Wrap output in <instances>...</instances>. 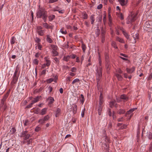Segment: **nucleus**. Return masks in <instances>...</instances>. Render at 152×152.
I'll return each instance as SVG.
<instances>
[{"label": "nucleus", "mask_w": 152, "mask_h": 152, "mask_svg": "<svg viewBox=\"0 0 152 152\" xmlns=\"http://www.w3.org/2000/svg\"><path fill=\"white\" fill-rule=\"evenodd\" d=\"M36 17L37 18H42L45 22L46 21L48 17L47 12L44 8L41 7L40 5L39 6V8L36 13Z\"/></svg>", "instance_id": "1"}, {"label": "nucleus", "mask_w": 152, "mask_h": 152, "mask_svg": "<svg viewBox=\"0 0 152 152\" xmlns=\"http://www.w3.org/2000/svg\"><path fill=\"white\" fill-rule=\"evenodd\" d=\"M50 118V117L48 115L45 116L43 118L39 119L38 121V122L40 123L41 124H43L45 123L46 121H48Z\"/></svg>", "instance_id": "2"}, {"label": "nucleus", "mask_w": 152, "mask_h": 152, "mask_svg": "<svg viewBox=\"0 0 152 152\" xmlns=\"http://www.w3.org/2000/svg\"><path fill=\"white\" fill-rule=\"evenodd\" d=\"M102 68L101 67H99L96 70V77L98 78H101L102 77Z\"/></svg>", "instance_id": "3"}, {"label": "nucleus", "mask_w": 152, "mask_h": 152, "mask_svg": "<svg viewBox=\"0 0 152 152\" xmlns=\"http://www.w3.org/2000/svg\"><path fill=\"white\" fill-rule=\"evenodd\" d=\"M109 147V143H106L104 141L102 142V149L107 151H108Z\"/></svg>", "instance_id": "4"}, {"label": "nucleus", "mask_w": 152, "mask_h": 152, "mask_svg": "<svg viewBox=\"0 0 152 152\" xmlns=\"http://www.w3.org/2000/svg\"><path fill=\"white\" fill-rule=\"evenodd\" d=\"M120 99L122 101L125 102L127 101L129 99V97L125 94H122L120 96Z\"/></svg>", "instance_id": "5"}, {"label": "nucleus", "mask_w": 152, "mask_h": 152, "mask_svg": "<svg viewBox=\"0 0 152 152\" xmlns=\"http://www.w3.org/2000/svg\"><path fill=\"white\" fill-rule=\"evenodd\" d=\"M104 135L103 137V140L102 141V142L104 141L106 143H110V140L109 138L105 134H104Z\"/></svg>", "instance_id": "6"}, {"label": "nucleus", "mask_w": 152, "mask_h": 152, "mask_svg": "<svg viewBox=\"0 0 152 152\" xmlns=\"http://www.w3.org/2000/svg\"><path fill=\"white\" fill-rule=\"evenodd\" d=\"M5 101L1 100L0 104V107L3 108L4 110H5L7 108V106L6 104H5Z\"/></svg>", "instance_id": "7"}, {"label": "nucleus", "mask_w": 152, "mask_h": 152, "mask_svg": "<svg viewBox=\"0 0 152 152\" xmlns=\"http://www.w3.org/2000/svg\"><path fill=\"white\" fill-rule=\"evenodd\" d=\"M137 15V14H136L133 16H132L130 18L129 20H130V22H131L132 24L136 20V17Z\"/></svg>", "instance_id": "8"}, {"label": "nucleus", "mask_w": 152, "mask_h": 152, "mask_svg": "<svg viewBox=\"0 0 152 152\" xmlns=\"http://www.w3.org/2000/svg\"><path fill=\"white\" fill-rule=\"evenodd\" d=\"M135 68L134 67H132L131 68L129 69V68H126V70L127 72L129 74L132 73L135 70Z\"/></svg>", "instance_id": "9"}, {"label": "nucleus", "mask_w": 152, "mask_h": 152, "mask_svg": "<svg viewBox=\"0 0 152 152\" xmlns=\"http://www.w3.org/2000/svg\"><path fill=\"white\" fill-rule=\"evenodd\" d=\"M43 26L47 29H52L53 28V26H50L47 23H45L43 24Z\"/></svg>", "instance_id": "10"}, {"label": "nucleus", "mask_w": 152, "mask_h": 152, "mask_svg": "<svg viewBox=\"0 0 152 152\" xmlns=\"http://www.w3.org/2000/svg\"><path fill=\"white\" fill-rule=\"evenodd\" d=\"M88 15L85 12H83L81 15V18L84 19H86L88 18Z\"/></svg>", "instance_id": "11"}, {"label": "nucleus", "mask_w": 152, "mask_h": 152, "mask_svg": "<svg viewBox=\"0 0 152 152\" xmlns=\"http://www.w3.org/2000/svg\"><path fill=\"white\" fill-rule=\"evenodd\" d=\"M116 101L115 100H113L110 102V106L111 108H112L113 107L115 106L116 107V105H117Z\"/></svg>", "instance_id": "12"}, {"label": "nucleus", "mask_w": 152, "mask_h": 152, "mask_svg": "<svg viewBox=\"0 0 152 152\" xmlns=\"http://www.w3.org/2000/svg\"><path fill=\"white\" fill-rule=\"evenodd\" d=\"M77 106L76 104H73V106L72 107V112L74 114H75L77 110Z\"/></svg>", "instance_id": "13"}, {"label": "nucleus", "mask_w": 152, "mask_h": 152, "mask_svg": "<svg viewBox=\"0 0 152 152\" xmlns=\"http://www.w3.org/2000/svg\"><path fill=\"white\" fill-rule=\"evenodd\" d=\"M46 37V40L47 42L50 43H52L53 41L50 37V36L49 35H47Z\"/></svg>", "instance_id": "14"}, {"label": "nucleus", "mask_w": 152, "mask_h": 152, "mask_svg": "<svg viewBox=\"0 0 152 152\" xmlns=\"http://www.w3.org/2000/svg\"><path fill=\"white\" fill-rule=\"evenodd\" d=\"M47 110V108H43L41 110V112L40 113V114L41 115H43L46 114Z\"/></svg>", "instance_id": "15"}, {"label": "nucleus", "mask_w": 152, "mask_h": 152, "mask_svg": "<svg viewBox=\"0 0 152 152\" xmlns=\"http://www.w3.org/2000/svg\"><path fill=\"white\" fill-rule=\"evenodd\" d=\"M105 60L106 62L107 63H108L110 61L109 57V55L108 53H105Z\"/></svg>", "instance_id": "16"}, {"label": "nucleus", "mask_w": 152, "mask_h": 152, "mask_svg": "<svg viewBox=\"0 0 152 152\" xmlns=\"http://www.w3.org/2000/svg\"><path fill=\"white\" fill-rule=\"evenodd\" d=\"M103 102V97L102 96V94L101 93L99 96V104L100 105H102Z\"/></svg>", "instance_id": "17"}, {"label": "nucleus", "mask_w": 152, "mask_h": 152, "mask_svg": "<svg viewBox=\"0 0 152 152\" xmlns=\"http://www.w3.org/2000/svg\"><path fill=\"white\" fill-rule=\"evenodd\" d=\"M44 59L46 62V63H45V64H46L47 66H49L50 65V61L49 60L47 59L46 57H45Z\"/></svg>", "instance_id": "18"}, {"label": "nucleus", "mask_w": 152, "mask_h": 152, "mask_svg": "<svg viewBox=\"0 0 152 152\" xmlns=\"http://www.w3.org/2000/svg\"><path fill=\"white\" fill-rule=\"evenodd\" d=\"M61 109L58 108L56 110V112L55 116L56 117H58L59 115L61 114Z\"/></svg>", "instance_id": "19"}, {"label": "nucleus", "mask_w": 152, "mask_h": 152, "mask_svg": "<svg viewBox=\"0 0 152 152\" xmlns=\"http://www.w3.org/2000/svg\"><path fill=\"white\" fill-rule=\"evenodd\" d=\"M18 77L17 76H13V79L12 80V83H13L15 84L17 81Z\"/></svg>", "instance_id": "20"}, {"label": "nucleus", "mask_w": 152, "mask_h": 152, "mask_svg": "<svg viewBox=\"0 0 152 152\" xmlns=\"http://www.w3.org/2000/svg\"><path fill=\"white\" fill-rule=\"evenodd\" d=\"M119 3L122 6H124L126 5L128 2V1H119Z\"/></svg>", "instance_id": "21"}, {"label": "nucleus", "mask_w": 152, "mask_h": 152, "mask_svg": "<svg viewBox=\"0 0 152 152\" xmlns=\"http://www.w3.org/2000/svg\"><path fill=\"white\" fill-rule=\"evenodd\" d=\"M137 109V108H133V109H130L129 110V111H127V112H126V115L130 114L132 112H133L134 111L136 110Z\"/></svg>", "instance_id": "22"}, {"label": "nucleus", "mask_w": 152, "mask_h": 152, "mask_svg": "<svg viewBox=\"0 0 152 152\" xmlns=\"http://www.w3.org/2000/svg\"><path fill=\"white\" fill-rule=\"evenodd\" d=\"M122 32L124 36L127 39H129V35H128V33L126 32L124 30H122Z\"/></svg>", "instance_id": "23"}, {"label": "nucleus", "mask_w": 152, "mask_h": 152, "mask_svg": "<svg viewBox=\"0 0 152 152\" xmlns=\"http://www.w3.org/2000/svg\"><path fill=\"white\" fill-rule=\"evenodd\" d=\"M151 22L150 21H147L146 22L145 26L147 28H150L151 27Z\"/></svg>", "instance_id": "24"}, {"label": "nucleus", "mask_w": 152, "mask_h": 152, "mask_svg": "<svg viewBox=\"0 0 152 152\" xmlns=\"http://www.w3.org/2000/svg\"><path fill=\"white\" fill-rule=\"evenodd\" d=\"M116 40L120 42L124 43V39H123L121 38L118 37H116Z\"/></svg>", "instance_id": "25"}, {"label": "nucleus", "mask_w": 152, "mask_h": 152, "mask_svg": "<svg viewBox=\"0 0 152 152\" xmlns=\"http://www.w3.org/2000/svg\"><path fill=\"white\" fill-rule=\"evenodd\" d=\"M40 97L39 96H37L35 98L34 100H33L32 101V103L33 104L34 103L37 102L39 100V99L40 98Z\"/></svg>", "instance_id": "26"}, {"label": "nucleus", "mask_w": 152, "mask_h": 152, "mask_svg": "<svg viewBox=\"0 0 152 152\" xmlns=\"http://www.w3.org/2000/svg\"><path fill=\"white\" fill-rule=\"evenodd\" d=\"M48 99L49 101L48 103L49 104H52L54 101V99L53 98L51 97L48 98Z\"/></svg>", "instance_id": "27"}, {"label": "nucleus", "mask_w": 152, "mask_h": 152, "mask_svg": "<svg viewBox=\"0 0 152 152\" xmlns=\"http://www.w3.org/2000/svg\"><path fill=\"white\" fill-rule=\"evenodd\" d=\"M94 15H92L90 17V19L91 20V23L92 24H93L94 23V22L95 20L94 19Z\"/></svg>", "instance_id": "28"}, {"label": "nucleus", "mask_w": 152, "mask_h": 152, "mask_svg": "<svg viewBox=\"0 0 152 152\" xmlns=\"http://www.w3.org/2000/svg\"><path fill=\"white\" fill-rule=\"evenodd\" d=\"M55 16L54 15H50L48 17L49 20L51 21L55 18Z\"/></svg>", "instance_id": "29"}, {"label": "nucleus", "mask_w": 152, "mask_h": 152, "mask_svg": "<svg viewBox=\"0 0 152 152\" xmlns=\"http://www.w3.org/2000/svg\"><path fill=\"white\" fill-rule=\"evenodd\" d=\"M9 94V92H7L4 96L2 99H1V100L5 101V100L6 99H7V98L8 97V95Z\"/></svg>", "instance_id": "30"}, {"label": "nucleus", "mask_w": 152, "mask_h": 152, "mask_svg": "<svg viewBox=\"0 0 152 152\" xmlns=\"http://www.w3.org/2000/svg\"><path fill=\"white\" fill-rule=\"evenodd\" d=\"M70 58V56H64L63 58V60L66 61H67L68 60H69V59Z\"/></svg>", "instance_id": "31"}, {"label": "nucleus", "mask_w": 152, "mask_h": 152, "mask_svg": "<svg viewBox=\"0 0 152 152\" xmlns=\"http://www.w3.org/2000/svg\"><path fill=\"white\" fill-rule=\"evenodd\" d=\"M28 132L27 130L23 131L22 133L21 137H25V136H26L28 134Z\"/></svg>", "instance_id": "32"}, {"label": "nucleus", "mask_w": 152, "mask_h": 152, "mask_svg": "<svg viewBox=\"0 0 152 152\" xmlns=\"http://www.w3.org/2000/svg\"><path fill=\"white\" fill-rule=\"evenodd\" d=\"M60 31L63 34H67L66 30L64 28H61Z\"/></svg>", "instance_id": "33"}, {"label": "nucleus", "mask_w": 152, "mask_h": 152, "mask_svg": "<svg viewBox=\"0 0 152 152\" xmlns=\"http://www.w3.org/2000/svg\"><path fill=\"white\" fill-rule=\"evenodd\" d=\"M125 112V110L124 109H120L117 112V113L119 114H124Z\"/></svg>", "instance_id": "34"}, {"label": "nucleus", "mask_w": 152, "mask_h": 152, "mask_svg": "<svg viewBox=\"0 0 152 152\" xmlns=\"http://www.w3.org/2000/svg\"><path fill=\"white\" fill-rule=\"evenodd\" d=\"M51 47L53 49V50H56L58 48L57 46L53 45H51Z\"/></svg>", "instance_id": "35"}, {"label": "nucleus", "mask_w": 152, "mask_h": 152, "mask_svg": "<svg viewBox=\"0 0 152 152\" xmlns=\"http://www.w3.org/2000/svg\"><path fill=\"white\" fill-rule=\"evenodd\" d=\"M112 46L115 49L118 48V47L116 45V43L114 41L113 42L111 43Z\"/></svg>", "instance_id": "36"}, {"label": "nucleus", "mask_w": 152, "mask_h": 152, "mask_svg": "<svg viewBox=\"0 0 152 152\" xmlns=\"http://www.w3.org/2000/svg\"><path fill=\"white\" fill-rule=\"evenodd\" d=\"M16 39L14 37H12L11 40V44L12 45L14 44L15 42Z\"/></svg>", "instance_id": "37"}, {"label": "nucleus", "mask_w": 152, "mask_h": 152, "mask_svg": "<svg viewBox=\"0 0 152 152\" xmlns=\"http://www.w3.org/2000/svg\"><path fill=\"white\" fill-rule=\"evenodd\" d=\"M98 54L99 55V58L98 60H99V67H102L101 66L102 61H101V58L100 57V56L99 55V52H98Z\"/></svg>", "instance_id": "38"}, {"label": "nucleus", "mask_w": 152, "mask_h": 152, "mask_svg": "<svg viewBox=\"0 0 152 152\" xmlns=\"http://www.w3.org/2000/svg\"><path fill=\"white\" fill-rule=\"evenodd\" d=\"M32 135L29 134H27L25 137H24V140H26L29 138V137H31Z\"/></svg>", "instance_id": "39"}, {"label": "nucleus", "mask_w": 152, "mask_h": 152, "mask_svg": "<svg viewBox=\"0 0 152 152\" xmlns=\"http://www.w3.org/2000/svg\"><path fill=\"white\" fill-rule=\"evenodd\" d=\"M115 76L117 78L118 80H122V77L120 75L117 74H116Z\"/></svg>", "instance_id": "40"}, {"label": "nucleus", "mask_w": 152, "mask_h": 152, "mask_svg": "<svg viewBox=\"0 0 152 152\" xmlns=\"http://www.w3.org/2000/svg\"><path fill=\"white\" fill-rule=\"evenodd\" d=\"M80 80L79 79L76 78L74 79L72 81V83L74 84L76 83H79L80 82Z\"/></svg>", "instance_id": "41"}, {"label": "nucleus", "mask_w": 152, "mask_h": 152, "mask_svg": "<svg viewBox=\"0 0 152 152\" xmlns=\"http://www.w3.org/2000/svg\"><path fill=\"white\" fill-rule=\"evenodd\" d=\"M39 35L42 36L44 34V30H41L37 32Z\"/></svg>", "instance_id": "42"}, {"label": "nucleus", "mask_w": 152, "mask_h": 152, "mask_svg": "<svg viewBox=\"0 0 152 152\" xmlns=\"http://www.w3.org/2000/svg\"><path fill=\"white\" fill-rule=\"evenodd\" d=\"M80 96H81V99H80V101H81V103H82V104H83L84 101V96L83 95V94H81L80 95Z\"/></svg>", "instance_id": "43"}, {"label": "nucleus", "mask_w": 152, "mask_h": 152, "mask_svg": "<svg viewBox=\"0 0 152 152\" xmlns=\"http://www.w3.org/2000/svg\"><path fill=\"white\" fill-rule=\"evenodd\" d=\"M100 30L99 29V27H98L97 28V29L95 31V33L96 34L97 36H99V34H100Z\"/></svg>", "instance_id": "44"}, {"label": "nucleus", "mask_w": 152, "mask_h": 152, "mask_svg": "<svg viewBox=\"0 0 152 152\" xmlns=\"http://www.w3.org/2000/svg\"><path fill=\"white\" fill-rule=\"evenodd\" d=\"M82 50L83 51V52H85V50H86V45H85V44L83 43H82Z\"/></svg>", "instance_id": "45"}, {"label": "nucleus", "mask_w": 152, "mask_h": 152, "mask_svg": "<svg viewBox=\"0 0 152 152\" xmlns=\"http://www.w3.org/2000/svg\"><path fill=\"white\" fill-rule=\"evenodd\" d=\"M103 109V106L102 105L99 104L98 111H102Z\"/></svg>", "instance_id": "46"}, {"label": "nucleus", "mask_w": 152, "mask_h": 152, "mask_svg": "<svg viewBox=\"0 0 152 152\" xmlns=\"http://www.w3.org/2000/svg\"><path fill=\"white\" fill-rule=\"evenodd\" d=\"M33 64H35L38 65L39 63L38 60L37 59H35L33 60Z\"/></svg>", "instance_id": "47"}, {"label": "nucleus", "mask_w": 152, "mask_h": 152, "mask_svg": "<svg viewBox=\"0 0 152 152\" xmlns=\"http://www.w3.org/2000/svg\"><path fill=\"white\" fill-rule=\"evenodd\" d=\"M147 137L149 139H152V134L151 132H149L147 135Z\"/></svg>", "instance_id": "48"}, {"label": "nucleus", "mask_w": 152, "mask_h": 152, "mask_svg": "<svg viewBox=\"0 0 152 152\" xmlns=\"http://www.w3.org/2000/svg\"><path fill=\"white\" fill-rule=\"evenodd\" d=\"M102 19V15H100L99 16L97 17V20H98V22H101Z\"/></svg>", "instance_id": "49"}, {"label": "nucleus", "mask_w": 152, "mask_h": 152, "mask_svg": "<svg viewBox=\"0 0 152 152\" xmlns=\"http://www.w3.org/2000/svg\"><path fill=\"white\" fill-rule=\"evenodd\" d=\"M139 35L137 33H136V34H135L134 35H133V37L134 39V40H135L136 39H138L139 38Z\"/></svg>", "instance_id": "50"}, {"label": "nucleus", "mask_w": 152, "mask_h": 152, "mask_svg": "<svg viewBox=\"0 0 152 152\" xmlns=\"http://www.w3.org/2000/svg\"><path fill=\"white\" fill-rule=\"evenodd\" d=\"M52 53L53 54V56H57L58 54V53L56 50H53Z\"/></svg>", "instance_id": "51"}, {"label": "nucleus", "mask_w": 152, "mask_h": 152, "mask_svg": "<svg viewBox=\"0 0 152 152\" xmlns=\"http://www.w3.org/2000/svg\"><path fill=\"white\" fill-rule=\"evenodd\" d=\"M10 131L11 132V134H14L15 132L16 131V129L15 128L12 127Z\"/></svg>", "instance_id": "52"}, {"label": "nucleus", "mask_w": 152, "mask_h": 152, "mask_svg": "<svg viewBox=\"0 0 152 152\" xmlns=\"http://www.w3.org/2000/svg\"><path fill=\"white\" fill-rule=\"evenodd\" d=\"M148 151L149 152H152V144H151L149 145Z\"/></svg>", "instance_id": "53"}, {"label": "nucleus", "mask_w": 152, "mask_h": 152, "mask_svg": "<svg viewBox=\"0 0 152 152\" xmlns=\"http://www.w3.org/2000/svg\"><path fill=\"white\" fill-rule=\"evenodd\" d=\"M35 41L36 42L38 43V44L41 41L40 39L38 37H36L35 39Z\"/></svg>", "instance_id": "54"}, {"label": "nucleus", "mask_w": 152, "mask_h": 152, "mask_svg": "<svg viewBox=\"0 0 152 152\" xmlns=\"http://www.w3.org/2000/svg\"><path fill=\"white\" fill-rule=\"evenodd\" d=\"M53 81V79L52 78H50L47 80V83H50Z\"/></svg>", "instance_id": "55"}, {"label": "nucleus", "mask_w": 152, "mask_h": 152, "mask_svg": "<svg viewBox=\"0 0 152 152\" xmlns=\"http://www.w3.org/2000/svg\"><path fill=\"white\" fill-rule=\"evenodd\" d=\"M118 16L121 20H123L124 18L123 16L122 13H120L119 15Z\"/></svg>", "instance_id": "56"}, {"label": "nucleus", "mask_w": 152, "mask_h": 152, "mask_svg": "<svg viewBox=\"0 0 152 152\" xmlns=\"http://www.w3.org/2000/svg\"><path fill=\"white\" fill-rule=\"evenodd\" d=\"M42 27L41 26H38L37 27V31L38 32L39 31L42 30Z\"/></svg>", "instance_id": "57"}, {"label": "nucleus", "mask_w": 152, "mask_h": 152, "mask_svg": "<svg viewBox=\"0 0 152 152\" xmlns=\"http://www.w3.org/2000/svg\"><path fill=\"white\" fill-rule=\"evenodd\" d=\"M41 129V128L39 126H37L35 128V131L36 132H38Z\"/></svg>", "instance_id": "58"}, {"label": "nucleus", "mask_w": 152, "mask_h": 152, "mask_svg": "<svg viewBox=\"0 0 152 152\" xmlns=\"http://www.w3.org/2000/svg\"><path fill=\"white\" fill-rule=\"evenodd\" d=\"M77 69L75 67H72L71 68V71L72 72H75L76 71Z\"/></svg>", "instance_id": "59"}, {"label": "nucleus", "mask_w": 152, "mask_h": 152, "mask_svg": "<svg viewBox=\"0 0 152 152\" xmlns=\"http://www.w3.org/2000/svg\"><path fill=\"white\" fill-rule=\"evenodd\" d=\"M102 7V5L100 4L97 6V9L98 10L101 9Z\"/></svg>", "instance_id": "60"}, {"label": "nucleus", "mask_w": 152, "mask_h": 152, "mask_svg": "<svg viewBox=\"0 0 152 152\" xmlns=\"http://www.w3.org/2000/svg\"><path fill=\"white\" fill-rule=\"evenodd\" d=\"M33 104L32 103H31L30 104L27 105L26 107V108H30L31 107Z\"/></svg>", "instance_id": "61"}, {"label": "nucleus", "mask_w": 152, "mask_h": 152, "mask_svg": "<svg viewBox=\"0 0 152 152\" xmlns=\"http://www.w3.org/2000/svg\"><path fill=\"white\" fill-rule=\"evenodd\" d=\"M112 125L111 123H109L108 126V128L109 129H110L112 127Z\"/></svg>", "instance_id": "62"}, {"label": "nucleus", "mask_w": 152, "mask_h": 152, "mask_svg": "<svg viewBox=\"0 0 152 152\" xmlns=\"http://www.w3.org/2000/svg\"><path fill=\"white\" fill-rule=\"evenodd\" d=\"M39 108H37L34 111V113L36 114H38L39 113Z\"/></svg>", "instance_id": "63"}, {"label": "nucleus", "mask_w": 152, "mask_h": 152, "mask_svg": "<svg viewBox=\"0 0 152 152\" xmlns=\"http://www.w3.org/2000/svg\"><path fill=\"white\" fill-rule=\"evenodd\" d=\"M85 108H84V109H83V110H82V112H81V116L82 117H84V115H85Z\"/></svg>", "instance_id": "64"}]
</instances>
